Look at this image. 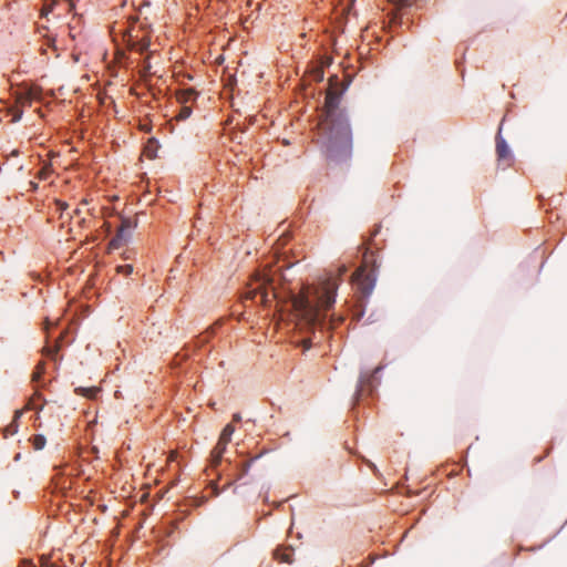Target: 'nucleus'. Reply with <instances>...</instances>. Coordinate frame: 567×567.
Listing matches in <instances>:
<instances>
[{
  "label": "nucleus",
  "mask_w": 567,
  "mask_h": 567,
  "mask_svg": "<svg viewBox=\"0 0 567 567\" xmlns=\"http://www.w3.org/2000/svg\"><path fill=\"white\" fill-rule=\"evenodd\" d=\"M136 227V223H133L131 219L125 218L122 220L121 226L117 230L116 236L111 240L110 246L112 248L121 247L128 238L130 233L133 228Z\"/></svg>",
  "instance_id": "obj_5"
},
{
  "label": "nucleus",
  "mask_w": 567,
  "mask_h": 567,
  "mask_svg": "<svg viewBox=\"0 0 567 567\" xmlns=\"http://www.w3.org/2000/svg\"><path fill=\"white\" fill-rule=\"evenodd\" d=\"M47 443V440L43 435L38 434L32 437V444L34 450H42Z\"/></svg>",
  "instance_id": "obj_17"
},
{
  "label": "nucleus",
  "mask_w": 567,
  "mask_h": 567,
  "mask_svg": "<svg viewBox=\"0 0 567 567\" xmlns=\"http://www.w3.org/2000/svg\"><path fill=\"white\" fill-rule=\"evenodd\" d=\"M21 416V411H16L14 420L3 429V436L8 437L18 432V419Z\"/></svg>",
  "instance_id": "obj_12"
},
{
  "label": "nucleus",
  "mask_w": 567,
  "mask_h": 567,
  "mask_svg": "<svg viewBox=\"0 0 567 567\" xmlns=\"http://www.w3.org/2000/svg\"><path fill=\"white\" fill-rule=\"evenodd\" d=\"M391 2L399 6H410L414 0H390Z\"/></svg>",
  "instance_id": "obj_24"
},
{
  "label": "nucleus",
  "mask_w": 567,
  "mask_h": 567,
  "mask_svg": "<svg viewBox=\"0 0 567 567\" xmlns=\"http://www.w3.org/2000/svg\"><path fill=\"white\" fill-rule=\"evenodd\" d=\"M496 153L498 161H507L512 159L511 150L506 143V141L498 133L496 136Z\"/></svg>",
  "instance_id": "obj_8"
},
{
  "label": "nucleus",
  "mask_w": 567,
  "mask_h": 567,
  "mask_svg": "<svg viewBox=\"0 0 567 567\" xmlns=\"http://www.w3.org/2000/svg\"><path fill=\"white\" fill-rule=\"evenodd\" d=\"M339 280L329 277L318 285H308L301 291L292 297V308L297 319V326L300 329H332L336 319L331 317L329 320L327 312L336 302L337 289Z\"/></svg>",
  "instance_id": "obj_1"
},
{
  "label": "nucleus",
  "mask_w": 567,
  "mask_h": 567,
  "mask_svg": "<svg viewBox=\"0 0 567 567\" xmlns=\"http://www.w3.org/2000/svg\"><path fill=\"white\" fill-rule=\"evenodd\" d=\"M379 370H380V368H377V369L373 371V374H374V373H378V372H379Z\"/></svg>",
  "instance_id": "obj_33"
},
{
  "label": "nucleus",
  "mask_w": 567,
  "mask_h": 567,
  "mask_svg": "<svg viewBox=\"0 0 567 567\" xmlns=\"http://www.w3.org/2000/svg\"><path fill=\"white\" fill-rule=\"evenodd\" d=\"M116 271L118 274H123L124 276H128L133 272V266L132 265L117 266Z\"/></svg>",
  "instance_id": "obj_20"
},
{
  "label": "nucleus",
  "mask_w": 567,
  "mask_h": 567,
  "mask_svg": "<svg viewBox=\"0 0 567 567\" xmlns=\"http://www.w3.org/2000/svg\"><path fill=\"white\" fill-rule=\"evenodd\" d=\"M134 30H130L125 35L124 39L127 43V47L131 50H135L137 52H144L150 47V39L145 35L140 37L138 34L133 33Z\"/></svg>",
  "instance_id": "obj_6"
},
{
  "label": "nucleus",
  "mask_w": 567,
  "mask_h": 567,
  "mask_svg": "<svg viewBox=\"0 0 567 567\" xmlns=\"http://www.w3.org/2000/svg\"><path fill=\"white\" fill-rule=\"evenodd\" d=\"M240 420H241V416H240V414H239V413H235V414L233 415V422H239Z\"/></svg>",
  "instance_id": "obj_26"
},
{
  "label": "nucleus",
  "mask_w": 567,
  "mask_h": 567,
  "mask_svg": "<svg viewBox=\"0 0 567 567\" xmlns=\"http://www.w3.org/2000/svg\"><path fill=\"white\" fill-rule=\"evenodd\" d=\"M76 391L84 396L94 399V398H96L100 390L97 388H81V389H78Z\"/></svg>",
  "instance_id": "obj_16"
},
{
  "label": "nucleus",
  "mask_w": 567,
  "mask_h": 567,
  "mask_svg": "<svg viewBox=\"0 0 567 567\" xmlns=\"http://www.w3.org/2000/svg\"><path fill=\"white\" fill-rule=\"evenodd\" d=\"M58 209L63 213L69 208V205L65 202L58 200L56 202Z\"/></svg>",
  "instance_id": "obj_23"
},
{
  "label": "nucleus",
  "mask_w": 567,
  "mask_h": 567,
  "mask_svg": "<svg viewBox=\"0 0 567 567\" xmlns=\"http://www.w3.org/2000/svg\"><path fill=\"white\" fill-rule=\"evenodd\" d=\"M65 1L68 2L70 10L74 8V0H65ZM55 3H56V0H44L42 13L48 14L49 12H51L53 10V7L55 6Z\"/></svg>",
  "instance_id": "obj_13"
},
{
  "label": "nucleus",
  "mask_w": 567,
  "mask_h": 567,
  "mask_svg": "<svg viewBox=\"0 0 567 567\" xmlns=\"http://www.w3.org/2000/svg\"><path fill=\"white\" fill-rule=\"evenodd\" d=\"M292 556H293V548L290 546H280L277 547L274 551V557L279 563H286L291 564L292 563Z\"/></svg>",
  "instance_id": "obj_9"
},
{
  "label": "nucleus",
  "mask_w": 567,
  "mask_h": 567,
  "mask_svg": "<svg viewBox=\"0 0 567 567\" xmlns=\"http://www.w3.org/2000/svg\"><path fill=\"white\" fill-rule=\"evenodd\" d=\"M29 408H30V409H35V406L33 405V403H32V402H29Z\"/></svg>",
  "instance_id": "obj_31"
},
{
  "label": "nucleus",
  "mask_w": 567,
  "mask_h": 567,
  "mask_svg": "<svg viewBox=\"0 0 567 567\" xmlns=\"http://www.w3.org/2000/svg\"><path fill=\"white\" fill-rule=\"evenodd\" d=\"M44 362H39L35 367V370L32 373V381H38L41 379L42 374L44 373Z\"/></svg>",
  "instance_id": "obj_18"
},
{
  "label": "nucleus",
  "mask_w": 567,
  "mask_h": 567,
  "mask_svg": "<svg viewBox=\"0 0 567 567\" xmlns=\"http://www.w3.org/2000/svg\"><path fill=\"white\" fill-rule=\"evenodd\" d=\"M346 272H347V267H346V266H341V267L339 268V276H342V275H343V274H346Z\"/></svg>",
  "instance_id": "obj_27"
},
{
  "label": "nucleus",
  "mask_w": 567,
  "mask_h": 567,
  "mask_svg": "<svg viewBox=\"0 0 567 567\" xmlns=\"http://www.w3.org/2000/svg\"><path fill=\"white\" fill-rule=\"evenodd\" d=\"M37 97V94L32 90H28L24 92H21L17 95V102L21 106H30L33 99Z\"/></svg>",
  "instance_id": "obj_11"
},
{
  "label": "nucleus",
  "mask_w": 567,
  "mask_h": 567,
  "mask_svg": "<svg viewBox=\"0 0 567 567\" xmlns=\"http://www.w3.org/2000/svg\"><path fill=\"white\" fill-rule=\"evenodd\" d=\"M12 155L13 156H18L19 155V151H17V150L12 151Z\"/></svg>",
  "instance_id": "obj_30"
},
{
  "label": "nucleus",
  "mask_w": 567,
  "mask_h": 567,
  "mask_svg": "<svg viewBox=\"0 0 567 567\" xmlns=\"http://www.w3.org/2000/svg\"><path fill=\"white\" fill-rule=\"evenodd\" d=\"M40 564L42 567H56L55 563L52 561L50 556H41Z\"/></svg>",
  "instance_id": "obj_21"
},
{
  "label": "nucleus",
  "mask_w": 567,
  "mask_h": 567,
  "mask_svg": "<svg viewBox=\"0 0 567 567\" xmlns=\"http://www.w3.org/2000/svg\"><path fill=\"white\" fill-rule=\"evenodd\" d=\"M375 260L373 254L365 252L362 265L352 275V281L357 285L362 299L368 298L375 286Z\"/></svg>",
  "instance_id": "obj_3"
},
{
  "label": "nucleus",
  "mask_w": 567,
  "mask_h": 567,
  "mask_svg": "<svg viewBox=\"0 0 567 567\" xmlns=\"http://www.w3.org/2000/svg\"><path fill=\"white\" fill-rule=\"evenodd\" d=\"M248 466H249V464H244L243 465V473L240 474V476L244 475L247 472Z\"/></svg>",
  "instance_id": "obj_29"
},
{
  "label": "nucleus",
  "mask_w": 567,
  "mask_h": 567,
  "mask_svg": "<svg viewBox=\"0 0 567 567\" xmlns=\"http://www.w3.org/2000/svg\"><path fill=\"white\" fill-rule=\"evenodd\" d=\"M227 445H228L227 443L218 440L217 444L215 445V447L213 449V451L210 453L212 468H216L220 464L223 455L226 452Z\"/></svg>",
  "instance_id": "obj_7"
},
{
  "label": "nucleus",
  "mask_w": 567,
  "mask_h": 567,
  "mask_svg": "<svg viewBox=\"0 0 567 567\" xmlns=\"http://www.w3.org/2000/svg\"><path fill=\"white\" fill-rule=\"evenodd\" d=\"M372 378H373V374L372 375H367V374L361 375L359 389L357 391L358 395H360L361 392L364 391L365 385H369Z\"/></svg>",
  "instance_id": "obj_19"
},
{
  "label": "nucleus",
  "mask_w": 567,
  "mask_h": 567,
  "mask_svg": "<svg viewBox=\"0 0 567 567\" xmlns=\"http://www.w3.org/2000/svg\"><path fill=\"white\" fill-rule=\"evenodd\" d=\"M181 105H182V107L179 110V113L176 115V118L178 121H185V120H187L190 116V114L193 112L192 111V106L190 105H186V104H181Z\"/></svg>",
  "instance_id": "obj_15"
},
{
  "label": "nucleus",
  "mask_w": 567,
  "mask_h": 567,
  "mask_svg": "<svg viewBox=\"0 0 567 567\" xmlns=\"http://www.w3.org/2000/svg\"><path fill=\"white\" fill-rule=\"evenodd\" d=\"M343 319L340 317L337 319V322H341Z\"/></svg>",
  "instance_id": "obj_34"
},
{
  "label": "nucleus",
  "mask_w": 567,
  "mask_h": 567,
  "mask_svg": "<svg viewBox=\"0 0 567 567\" xmlns=\"http://www.w3.org/2000/svg\"><path fill=\"white\" fill-rule=\"evenodd\" d=\"M45 351H47V355L54 358V355L59 351V346H54L53 348H47Z\"/></svg>",
  "instance_id": "obj_22"
},
{
  "label": "nucleus",
  "mask_w": 567,
  "mask_h": 567,
  "mask_svg": "<svg viewBox=\"0 0 567 567\" xmlns=\"http://www.w3.org/2000/svg\"><path fill=\"white\" fill-rule=\"evenodd\" d=\"M198 93L193 87L183 89L176 92V99L179 104L189 105L196 101Z\"/></svg>",
  "instance_id": "obj_10"
},
{
  "label": "nucleus",
  "mask_w": 567,
  "mask_h": 567,
  "mask_svg": "<svg viewBox=\"0 0 567 567\" xmlns=\"http://www.w3.org/2000/svg\"><path fill=\"white\" fill-rule=\"evenodd\" d=\"M269 289L274 292V277L269 271L256 272L247 285L243 296L245 300H255L259 297L260 303L267 306L269 300Z\"/></svg>",
  "instance_id": "obj_4"
},
{
  "label": "nucleus",
  "mask_w": 567,
  "mask_h": 567,
  "mask_svg": "<svg viewBox=\"0 0 567 567\" xmlns=\"http://www.w3.org/2000/svg\"><path fill=\"white\" fill-rule=\"evenodd\" d=\"M22 116V111H17L13 115V121H19Z\"/></svg>",
  "instance_id": "obj_25"
},
{
  "label": "nucleus",
  "mask_w": 567,
  "mask_h": 567,
  "mask_svg": "<svg viewBox=\"0 0 567 567\" xmlns=\"http://www.w3.org/2000/svg\"><path fill=\"white\" fill-rule=\"evenodd\" d=\"M310 342H311V340H310V339H305V340H303L305 348H307V349H308V348L310 347V344H309Z\"/></svg>",
  "instance_id": "obj_28"
},
{
  "label": "nucleus",
  "mask_w": 567,
  "mask_h": 567,
  "mask_svg": "<svg viewBox=\"0 0 567 567\" xmlns=\"http://www.w3.org/2000/svg\"><path fill=\"white\" fill-rule=\"evenodd\" d=\"M74 214L79 215L80 214V209L79 208L74 209Z\"/></svg>",
  "instance_id": "obj_32"
},
{
  "label": "nucleus",
  "mask_w": 567,
  "mask_h": 567,
  "mask_svg": "<svg viewBox=\"0 0 567 567\" xmlns=\"http://www.w3.org/2000/svg\"><path fill=\"white\" fill-rule=\"evenodd\" d=\"M235 431V427L231 423L227 424L224 430L221 431L220 433V436L218 440L229 444V442L231 441V435Z\"/></svg>",
  "instance_id": "obj_14"
},
{
  "label": "nucleus",
  "mask_w": 567,
  "mask_h": 567,
  "mask_svg": "<svg viewBox=\"0 0 567 567\" xmlns=\"http://www.w3.org/2000/svg\"><path fill=\"white\" fill-rule=\"evenodd\" d=\"M339 96L329 92L326 96L327 151L332 156H348L352 148V132L347 115L338 110Z\"/></svg>",
  "instance_id": "obj_2"
}]
</instances>
